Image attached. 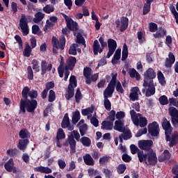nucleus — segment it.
I'll list each match as a JSON object with an SVG mask.
<instances>
[{"label":"nucleus","mask_w":178,"mask_h":178,"mask_svg":"<svg viewBox=\"0 0 178 178\" xmlns=\"http://www.w3.org/2000/svg\"><path fill=\"white\" fill-rule=\"evenodd\" d=\"M22 96L23 99L20 100V112H34L38 106V102L35 100L38 98V91L34 89L30 90L29 86H25L22 89Z\"/></svg>","instance_id":"f257e3e1"},{"label":"nucleus","mask_w":178,"mask_h":178,"mask_svg":"<svg viewBox=\"0 0 178 178\" xmlns=\"http://www.w3.org/2000/svg\"><path fill=\"white\" fill-rule=\"evenodd\" d=\"M131 120L135 126H140V127H145L148 124V120L147 118L143 116L140 113L136 112L131 113Z\"/></svg>","instance_id":"f03ea898"},{"label":"nucleus","mask_w":178,"mask_h":178,"mask_svg":"<svg viewBox=\"0 0 178 178\" xmlns=\"http://www.w3.org/2000/svg\"><path fill=\"white\" fill-rule=\"evenodd\" d=\"M63 17L65 20L67 29H70V31H73L74 35L76 36L77 31H79V24L66 14H63Z\"/></svg>","instance_id":"7ed1b4c3"},{"label":"nucleus","mask_w":178,"mask_h":178,"mask_svg":"<svg viewBox=\"0 0 178 178\" xmlns=\"http://www.w3.org/2000/svg\"><path fill=\"white\" fill-rule=\"evenodd\" d=\"M99 43L102 45L99 44ZM108 46V43H106V42L104 41V38L100 37L99 38V42L97 40H95L93 42V54L95 56H97V55H98L99 54H102V52H104V48H105V47Z\"/></svg>","instance_id":"20e7f679"},{"label":"nucleus","mask_w":178,"mask_h":178,"mask_svg":"<svg viewBox=\"0 0 178 178\" xmlns=\"http://www.w3.org/2000/svg\"><path fill=\"white\" fill-rule=\"evenodd\" d=\"M66 45V38L65 35H63L59 40H54L53 41V54H58V49H60V51H63L65 49V47Z\"/></svg>","instance_id":"39448f33"},{"label":"nucleus","mask_w":178,"mask_h":178,"mask_svg":"<svg viewBox=\"0 0 178 178\" xmlns=\"http://www.w3.org/2000/svg\"><path fill=\"white\" fill-rule=\"evenodd\" d=\"M156 77V73L152 68H149L144 73V85L147 86L148 83H154V79Z\"/></svg>","instance_id":"423d86ee"},{"label":"nucleus","mask_w":178,"mask_h":178,"mask_svg":"<svg viewBox=\"0 0 178 178\" xmlns=\"http://www.w3.org/2000/svg\"><path fill=\"white\" fill-rule=\"evenodd\" d=\"M19 26L22 30L23 35H28L29 33V21H27V18L26 17V15L22 14L21 18L19 19Z\"/></svg>","instance_id":"0eeeda50"},{"label":"nucleus","mask_w":178,"mask_h":178,"mask_svg":"<svg viewBox=\"0 0 178 178\" xmlns=\"http://www.w3.org/2000/svg\"><path fill=\"white\" fill-rule=\"evenodd\" d=\"M144 88L142 89L143 94H145L146 97H152V95H155V85H154V82H148L147 85H144Z\"/></svg>","instance_id":"6e6552de"},{"label":"nucleus","mask_w":178,"mask_h":178,"mask_svg":"<svg viewBox=\"0 0 178 178\" xmlns=\"http://www.w3.org/2000/svg\"><path fill=\"white\" fill-rule=\"evenodd\" d=\"M107 45L108 48V51L107 53V55L106 56V58L109 59L111 56L115 54V51H116V48H118V42H116V40L109 38L107 40Z\"/></svg>","instance_id":"1a4fd4ad"},{"label":"nucleus","mask_w":178,"mask_h":178,"mask_svg":"<svg viewBox=\"0 0 178 178\" xmlns=\"http://www.w3.org/2000/svg\"><path fill=\"white\" fill-rule=\"evenodd\" d=\"M157 163L158 157H156V153H155L152 149H149V152H147L146 165L154 166V165H156Z\"/></svg>","instance_id":"9d476101"},{"label":"nucleus","mask_w":178,"mask_h":178,"mask_svg":"<svg viewBox=\"0 0 178 178\" xmlns=\"http://www.w3.org/2000/svg\"><path fill=\"white\" fill-rule=\"evenodd\" d=\"M153 144L154 142L151 140H140L138 142V147L140 149L149 152V149H152L151 147H152Z\"/></svg>","instance_id":"9b49d317"},{"label":"nucleus","mask_w":178,"mask_h":178,"mask_svg":"<svg viewBox=\"0 0 178 178\" xmlns=\"http://www.w3.org/2000/svg\"><path fill=\"white\" fill-rule=\"evenodd\" d=\"M69 70H70L65 69V67H63V64L60 63L58 67V73L59 74V77L62 79L63 77V74H65L64 80L65 81H67V79H69V75L70 74V71Z\"/></svg>","instance_id":"f8f14e48"},{"label":"nucleus","mask_w":178,"mask_h":178,"mask_svg":"<svg viewBox=\"0 0 178 178\" xmlns=\"http://www.w3.org/2000/svg\"><path fill=\"white\" fill-rule=\"evenodd\" d=\"M148 131L151 136H156L159 134V125L158 122H153L148 125Z\"/></svg>","instance_id":"ddd939ff"},{"label":"nucleus","mask_w":178,"mask_h":178,"mask_svg":"<svg viewBox=\"0 0 178 178\" xmlns=\"http://www.w3.org/2000/svg\"><path fill=\"white\" fill-rule=\"evenodd\" d=\"M41 76H45L47 72L52 70V64L47 63V60H42L40 64Z\"/></svg>","instance_id":"4468645a"},{"label":"nucleus","mask_w":178,"mask_h":178,"mask_svg":"<svg viewBox=\"0 0 178 178\" xmlns=\"http://www.w3.org/2000/svg\"><path fill=\"white\" fill-rule=\"evenodd\" d=\"M175 62H176V57L172 51H170L168 54V58H166L165 60V67H167V69H171Z\"/></svg>","instance_id":"2eb2a0df"},{"label":"nucleus","mask_w":178,"mask_h":178,"mask_svg":"<svg viewBox=\"0 0 178 178\" xmlns=\"http://www.w3.org/2000/svg\"><path fill=\"white\" fill-rule=\"evenodd\" d=\"M76 63H77V58H76V57L70 56L66 60L65 69L73 70L74 66H76Z\"/></svg>","instance_id":"dca6fc26"},{"label":"nucleus","mask_w":178,"mask_h":178,"mask_svg":"<svg viewBox=\"0 0 178 178\" xmlns=\"http://www.w3.org/2000/svg\"><path fill=\"white\" fill-rule=\"evenodd\" d=\"M167 141H170V147H173L176 145L178 143V132L175 131L172 134L171 137L169 136V134L165 135Z\"/></svg>","instance_id":"f3484780"},{"label":"nucleus","mask_w":178,"mask_h":178,"mask_svg":"<svg viewBox=\"0 0 178 178\" xmlns=\"http://www.w3.org/2000/svg\"><path fill=\"white\" fill-rule=\"evenodd\" d=\"M138 93L141 94L140 92V88L138 87L135 86L134 88H131V92L129 94V99L130 101H138Z\"/></svg>","instance_id":"a211bd4d"},{"label":"nucleus","mask_w":178,"mask_h":178,"mask_svg":"<svg viewBox=\"0 0 178 178\" xmlns=\"http://www.w3.org/2000/svg\"><path fill=\"white\" fill-rule=\"evenodd\" d=\"M77 127L79 129L81 136L83 137L86 136L87 131H88V126L87 124L84 123V120H81L77 124Z\"/></svg>","instance_id":"6ab92c4d"},{"label":"nucleus","mask_w":178,"mask_h":178,"mask_svg":"<svg viewBox=\"0 0 178 178\" xmlns=\"http://www.w3.org/2000/svg\"><path fill=\"white\" fill-rule=\"evenodd\" d=\"M92 73V70L90 67H86L83 69V76L86 79V83L88 86H91V74Z\"/></svg>","instance_id":"aec40b11"},{"label":"nucleus","mask_w":178,"mask_h":178,"mask_svg":"<svg viewBox=\"0 0 178 178\" xmlns=\"http://www.w3.org/2000/svg\"><path fill=\"white\" fill-rule=\"evenodd\" d=\"M162 127L165 130V136L172 133V126L170 125V122L166 118L163 119Z\"/></svg>","instance_id":"412c9836"},{"label":"nucleus","mask_w":178,"mask_h":178,"mask_svg":"<svg viewBox=\"0 0 178 178\" xmlns=\"http://www.w3.org/2000/svg\"><path fill=\"white\" fill-rule=\"evenodd\" d=\"M13 159H10L4 165V168L7 172H13V173H16V168L13 165Z\"/></svg>","instance_id":"4be33fe9"},{"label":"nucleus","mask_w":178,"mask_h":178,"mask_svg":"<svg viewBox=\"0 0 178 178\" xmlns=\"http://www.w3.org/2000/svg\"><path fill=\"white\" fill-rule=\"evenodd\" d=\"M29 139H19L18 144H17V148L20 149V151H26V148H27V145H29Z\"/></svg>","instance_id":"5701e85b"},{"label":"nucleus","mask_w":178,"mask_h":178,"mask_svg":"<svg viewBox=\"0 0 178 178\" xmlns=\"http://www.w3.org/2000/svg\"><path fill=\"white\" fill-rule=\"evenodd\" d=\"M121 26L120 27V31L123 33L125 30H127L129 27V18L127 17H121Z\"/></svg>","instance_id":"b1692460"},{"label":"nucleus","mask_w":178,"mask_h":178,"mask_svg":"<svg viewBox=\"0 0 178 178\" xmlns=\"http://www.w3.org/2000/svg\"><path fill=\"white\" fill-rule=\"evenodd\" d=\"M82 114L84 116H88V119H89L90 120L91 124L95 126V127H98L99 124V122L98 121V119H97L96 118L94 117H91V115H90V113L88 112H83Z\"/></svg>","instance_id":"393cba45"},{"label":"nucleus","mask_w":178,"mask_h":178,"mask_svg":"<svg viewBox=\"0 0 178 178\" xmlns=\"http://www.w3.org/2000/svg\"><path fill=\"white\" fill-rule=\"evenodd\" d=\"M83 159L88 166H94L95 162L94 159L91 156L90 154H86L83 156Z\"/></svg>","instance_id":"a878e982"},{"label":"nucleus","mask_w":178,"mask_h":178,"mask_svg":"<svg viewBox=\"0 0 178 178\" xmlns=\"http://www.w3.org/2000/svg\"><path fill=\"white\" fill-rule=\"evenodd\" d=\"M124 129H126V127H124V124L123 122L120 120H117L115 122L114 130H117V131L122 133V131H124Z\"/></svg>","instance_id":"bb28decb"},{"label":"nucleus","mask_w":178,"mask_h":178,"mask_svg":"<svg viewBox=\"0 0 178 178\" xmlns=\"http://www.w3.org/2000/svg\"><path fill=\"white\" fill-rule=\"evenodd\" d=\"M169 159H170V153L168 149L164 150L163 154L159 156V162H164V161H168Z\"/></svg>","instance_id":"cd10ccee"},{"label":"nucleus","mask_w":178,"mask_h":178,"mask_svg":"<svg viewBox=\"0 0 178 178\" xmlns=\"http://www.w3.org/2000/svg\"><path fill=\"white\" fill-rule=\"evenodd\" d=\"M35 172H40V173H52V170L48 167H44V166H39L34 168Z\"/></svg>","instance_id":"c85d7f7f"},{"label":"nucleus","mask_w":178,"mask_h":178,"mask_svg":"<svg viewBox=\"0 0 178 178\" xmlns=\"http://www.w3.org/2000/svg\"><path fill=\"white\" fill-rule=\"evenodd\" d=\"M77 87V79H76V76L74 75H71L70 78V83L68 85L67 88H72L74 90Z\"/></svg>","instance_id":"c756f323"},{"label":"nucleus","mask_w":178,"mask_h":178,"mask_svg":"<svg viewBox=\"0 0 178 178\" xmlns=\"http://www.w3.org/2000/svg\"><path fill=\"white\" fill-rule=\"evenodd\" d=\"M157 78L159 80V84L164 87V86H166V80L165 79V76L162 73L161 71H159L157 73Z\"/></svg>","instance_id":"7c9ffc66"},{"label":"nucleus","mask_w":178,"mask_h":178,"mask_svg":"<svg viewBox=\"0 0 178 178\" xmlns=\"http://www.w3.org/2000/svg\"><path fill=\"white\" fill-rule=\"evenodd\" d=\"M122 55V49H118L115 51V53L111 60V63L113 65H115V63H116V60H119V59H120V56Z\"/></svg>","instance_id":"2f4dec72"},{"label":"nucleus","mask_w":178,"mask_h":178,"mask_svg":"<svg viewBox=\"0 0 178 178\" xmlns=\"http://www.w3.org/2000/svg\"><path fill=\"white\" fill-rule=\"evenodd\" d=\"M129 76L131 77V79H134V77H136V79L138 81L141 79V76L134 68H132L129 70Z\"/></svg>","instance_id":"473e14b6"},{"label":"nucleus","mask_w":178,"mask_h":178,"mask_svg":"<svg viewBox=\"0 0 178 178\" xmlns=\"http://www.w3.org/2000/svg\"><path fill=\"white\" fill-rule=\"evenodd\" d=\"M129 56V48L127 44H123L122 52V60H126Z\"/></svg>","instance_id":"72a5a7b5"},{"label":"nucleus","mask_w":178,"mask_h":178,"mask_svg":"<svg viewBox=\"0 0 178 178\" xmlns=\"http://www.w3.org/2000/svg\"><path fill=\"white\" fill-rule=\"evenodd\" d=\"M45 16V14L38 12L35 14V17L33 19V22L34 23H40L42 19H44V17Z\"/></svg>","instance_id":"f704fd0d"},{"label":"nucleus","mask_w":178,"mask_h":178,"mask_svg":"<svg viewBox=\"0 0 178 178\" xmlns=\"http://www.w3.org/2000/svg\"><path fill=\"white\" fill-rule=\"evenodd\" d=\"M65 97L67 101H70V99L74 97V89L67 88V92L65 94Z\"/></svg>","instance_id":"c9c22d12"},{"label":"nucleus","mask_w":178,"mask_h":178,"mask_svg":"<svg viewBox=\"0 0 178 178\" xmlns=\"http://www.w3.org/2000/svg\"><path fill=\"white\" fill-rule=\"evenodd\" d=\"M69 124H70V121L69 120V114L65 113L61 126L63 129H67L69 127Z\"/></svg>","instance_id":"e433bc0d"},{"label":"nucleus","mask_w":178,"mask_h":178,"mask_svg":"<svg viewBox=\"0 0 178 178\" xmlns=\"http://www.w3.org/2000/svg\"><path fill=\"white\" fill-rule=\"evenodd\" d=\"M76 44H82V45H84L85 48L87 47V44H86V39H84V37H83V35L80 33H78L76 35Z\"/></svg>","instance_id":"4c0bfd02"},{"label":"nucleus","mask_w":178,"mask_h":178,"mask_svg":"<svg viewBox=\"0 0 178 178\" xmlns=\"http://www.w3.org/2000/svg\"><path fill=\"white\" fill-rule=\"evenodd\" d=\"M170 115L172 117V122L174 126H178V112H170Z\"/></svg>","instance_id":"58836bf2"},{"label":"nucleus","mask_w":178,"mask_h":178,"mask_svg":"<svg viewBox=\"0 0 178 178\" xmlns=\"http://www.w3.org/2000/svg\"><path fill=\"white\" fill-rule=\"evenodd\" d=\"M19 136L20 138H22L23 140H24V138H29L30 137V132H29V131L26 129H22L19 131Z\"/></svg>","instance_id":"ea45409f"},{"label":"nucleus","mask_w":178,"mask_h":178,"mask_svg":"<svg viewBox=\"0 0 178 178\" xmlns=\"http://www.w3.org/2000/svg\"><path fill=\"white\" fill-rule=\"evenodd\" d=\"M138 158L139 162H145L146 163L147 158V153L144 154V152L139 151L138 152Z\"/></svg>","instance_id":"a19ab883"},{"label":"nucleus","mask_w":178,"mask_h":178,"mask_svg":"<svg viewBox=\"0 0 178 178\" xmlns=\"http://www.w3.org/2000/svg\"><path fill=\"white\" fill-rule=\"evenodd\" d=\"M121 133H122L121 136L124 140H129V138H131V132L130 131V129H125L124 131H122Z\"/></svg>","instance_id":"79ce46f5"},{"label":"nucleus","mask_w":178,"mask_h":178,"mask_svg":"<svg viewBox=\"0 0 178 178\" xmlns=\"http://www.w3.org/2000/svg\"><path fill=\"white\" fill-rule=\"evenodd\" d=\"M80 141L84 147H90V145H91V139H90L88 137H82L80 139Z\"/></svg>","instance_id":"37998d69"},{"label":"nucleus","mask_w":178,"mask_h":178,"mask_svg":"<svg viewBox=\"0 0 178 178\" xmlns=\"http://www.w3.org/2000/svg\"><path fill=\"white\" fill-rule=\"evenodd\" d=\"M31 55V47H30V44H26L25 45L24 51V56L26 58H30V56Z\"/></svg>","instance_id":"c03bdc74"},{"label":"nucleus","mask_w":178,"mask_h":178,"mask_svg":"<svg viewBox=\"0 0 178 178\" xmlns=\"http://www.w3.org/2000/svg\"><path fill=\"white\" fill-rule=\"evenodd\" d=\"M83 98V95H81V90H80V88H77L76 93H75V101L76 104H80V101Z\"/></svg>","instance_id":"a18cd8bd"},{"label":"nucleus","mask_w":178,"mask_h":178,"mask_svg":"<svg viewBox=\"0 0 178 178\" xmlns=\"http://www.w3.org/2000/svg\"><path fill=\"white\" fill-rule=\"evenodd\" d=\"M113 126V124L111 122H108L106 121H104L102 123V129L103 130H112Z\"/></svg>","instance_id":"49530a36"},{"label":"nucleus","mask_w":178,"mask_h":178,"mask_svg":"<svg viewBox=\"0 0 178 178\" xmlns=\"http://www.w3.org/2000/svg\"><path fill=\"white\" fill-rule=\"evenodd\" d=\"M80 120V113L79 112H74L72 113V122L73 124H76L77 122Z\"/></svg>","instance_id":"de8ad7c7"},{"label":"nucleus","mask_w":178,"mask_h":178,"mask_svg":"<svg viewBox=\"0 0 178 178\" xmlns=\"http://www.w3.org/2000/svg\"><path fill=\"white\" fill-rule=\"evenodd\" d=\"M55 10V7H54V6H51V5H46L44 8H43V11L44 13H52V12H54Z\"/></svg>","instance_id":"09e8293b"},{"label":"nucleus","mask_w":178,"mask_h":178,"mask_svg":"<svg viewBox=\"0 0 178 178\" xmlns=\"http://www.w3.org/2000/svg\"><path fill=\"white\" fill-rule=\"evenodd\" d=\"M77 47V44H72L68 51V53L70 55H77V49H76Z\"/></svg>","instance_id":"8fccbe9b"},{"label":"nucleus","mask_w":178,"mask_h":178,"mask_svg":"<svg viewBox=\"0 0 178 178\" xmlns=\"http://www.w3.org/2000/svg\"><path fill=\"white\" fill-rule=\"evenodd\" d=\"M68 137H72V138H75L76 141H80V134L79 131L74 130L70 133V136Z\"/></svg>","instance_id":"3c124183"},{"label":"nucleus","mask_w":178,"mask_h":178,"mask_svg":"<svg viewBox=\"0 0 178 178\" xmlns=\"http://www.w3.org/2000/svg\"><path fill=\"white\" fill-rule=\"evenodd\" d=\"M159 102L161 105H168L169 104V100L168 99V97L166 95H162L159 98Z\"/></svg>","instance_id":"603ef678"},{"label":"nucleus","mask_w":178,"mask_h":178,"mask_svg":"<svg viewBox=\"0 0 178 178\" xmlns=\"http://www.w3.org/2000/svg\"><path fill=\"white\" fill-rule=\"evenodd\" d=\"M111 161V157L109 156H104L99 159V163L100 165H106L107 162H109Z\"/></svg>","instance_id":"864d4df0"},{"label":"nucleus","mask_w":178,"mask_h":178,"mask_svg":"<svg viewBox=\"0 0 178 178\" xmlns=\"http://www.w3.org/2000/svg\"><path fill=\"white\" fill-rule=\"evenodd\" d=\"M56 98V95L55 94V91H54V90H50L49 92V97H48L49 102H54Z\"/></svg>","instance_id":"5fc2aeb1"},{"label":"nucleus","mask_w":178,"mask_h":178,"mask_svg":"<svg viewBox=\"0 0 178 178\" xmlns=\"http://www.w3.org/2000/svg\"><path fill=\"white\" fill-rule=\"evenodd\" d=\"M65 137H66V135L65 134L63 129L60 128L58 129L57 135H56L57 140H63V138H65Z\"/></svg>","instance_id":"6e6d98bb"},{"label":"nucleus","mask_w":178,"mask_h":178,"mask_svg":"<svg viewBox=\"0 0 178 178\" xmlns=\"http://www.w3.org/2000/svg\"><path fill=\"white\" fill-rule=\"evenodd\" d=\"M149 30L151 33H155L158 31V24L154 22H150L149 24Z\"/></svg>","instance_id":"4d7b16f0"},{"label":"nucleus","mask_w":178,"mask_h":178,"mask_svg":"<svg viewBox=\"0 0 178 178\" xmlns=\"http://www.w3.org/2000/svg\"><path fill=\"white\" fill-rule=\"evenodd\" d=\"M151 10V4L145 3L143 6V15H148Z\"/></svg>","instance_id":"13d9d810"},{"label":"nucleus","mask_w":178,"mask_h":178,"mask_svg":"<svg viewBox=\"0 0 178 178\" xmlns=\"http://www.w3.org/2000/svg\"><path fill=\"white\" fill-rule=\"evenodd\" d=\"M27 72H28L27 77L29 80H33V79H34V72H33V68L31 67V66L30 65L28 66Z\"/></svg>","instance_id":"bf43d9fd"},{"label":"nucleus","mask_w":178,"mask_h":178,"mask_svg":"<svg viewBox=\"0 0 178 178\" xmlns=\"http://www.w3.org/2000/svg\"><path fill=\"white\" fill-rule=\"evenodd\" d=\"M15 40L18 42L19 49H23V40H22V38L19 35H16L15 36Z\"/></svg>","instance_id":"052dcab7"},{"label":"nucleus","mask_w":178,"mask_h":178,"mask_svg":"<svg viewBox=\"0 0 178 178\" xmlns=\"http://www.w3.org/2000/svg\"><path fill=\"white\" fill-rule=\"evenodd\" d=\"M32 64L33 70L38 73V72H40V65H38V60L33 59L32 60Z\"/></svg>","instance_id":"680f3d73"},{"label":"nucleus","mask_w":178,"mask_h":178,"mask_svg":"<svg viewBox=\"0 0 178 178\" xmlns=\"http://www.w3.org/2000/svg\"><path fill=\"white\" fill-rule=\"evenodd\" d=\"M113 95V91L112 90H109L108 89H105V90L104 91V99H108V98H111L112 97V96Z\"/></svg>","instance_id":"e2e57ef3"},{"label":"nucleus","mask_w":178,"mask_h":178,"mask_svg":"<svg viewBox=\"0 0 178 178\" xmlns=\"http://www.w3.org/2000/svg\"><path fill=\"white\" fill-rule=\"evenodd\" d=\"M124 170H126V165L124 164H120L117 168V172L119 173V175H122V173H124Z\"/></svg>","instance_id":"0e129e2a"},{"label":"nucleus","mask_w":178,"mask_h":178,"mask_svg":"<svg viewBox=\"0 0 178 178\" xmlns=\"http://www.w3.org/2000/svg\"><path fill=\"white\" fill-rule=\"evenodd\" d=\"M54 87H55V83H54V81L47 82L45 84L44 90L49 91V90L54 88Z\"/></svg>","instance_id":"69168bd1"},{"label":"nucleus","mask_w":178,"mask_h":178,"mask_svg":"<svg viewBox=\"0 0 178 178\" xmlns=\"http://www.w3.org/2000/svg\"><path fill=\"white\" fill-rule=\"evenodd\" d=\"M147 128H143L138 131V132L136 134V137H141L143 134H147Z\"/></svg>","instance_id":"338daca9"},{"label":"nucleus","mask_w":178,"mask_h":178,"mask_svg":"<svg viewBox=\"0 0 178 178\" xmlns=\"http://www.w3.org/2000/svg\"><path fill=\"white\" fill-rule=\"evenodd\" d=\"M104 107L107 111H111V101H109L108 99H104Z\"/></svg>","instance_id":"774afa93"}]
</instances>
